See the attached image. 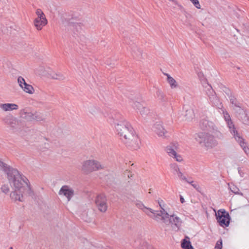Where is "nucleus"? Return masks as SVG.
Instances as JSON below:
<instances>
[{
  "label": "nucleus",
  "mask_w": 249,
  "mask_h": 249,
  "mask_svg": "<svg viewBox=\"0 0 249 249\" xmlns=\"http://www.w3.org/2000/svg\"><path fill=\"white\" fill-rule=\"evenodd\" d=\"M0 169L7 175V179L14 190L10 194L12 199L23 201L24 196L33 195V191L29 184L28 179L18 170L11 167L0 160Z\"/></svg>",
  "instance_id": "nucleus-1"
},
{
  "label": "nucleus",
  "mask_w": 249,
  "mask_h": 249,
  "mask_svg": "<svg viewBox=\"0 0 249 249\" xmlns=\"http://www.w3.org/2000/svg\"><path fill=\"white\" fill-rule=\"evenodd\" d=\"M95 203L98 210L101 212L105 213L107 211V199L104 195H98L95 200Z\"/></svg>",
  "instance_id": "nucleus-9"
},
{
  "label": "nucleus",
  "mask_w": 249,
  "mask_h": 249,
  "mask_svg": "<svg viewBox=\"0 0 249 249\" xmlns=\"http://www.w3.org/2000/svg\"><path fill=\"white\" fill-rule=\"evenodd\" d=\"M18 83L20 87L23 86L26 83L25 79L22 76H19L18 78Z\"/></svg>",
  "instance_id": "nucleus-35"
},
{
  "label": "nucleus",
  "mask_w": 249,
  "mask_h": 249,
  "mask_svg": "<svg viewBox=\"0 0 249 249\" xmlns=\"http://www.w3.org/2000/svg\"><path fill=\"white\" fill-rule=\"evenodd\" d=\"M105 164L95 160H89L83 162L81 170L85 174H88L92 172L105 169Z\"/></svg>",
  "instance_id": "nucleus-4"
},
{
  "label": "nucleus",
  "mask_w": 249,
  "mask_h": 249,
  "mask_svg": "<svg viewBox=\"0 0 249 249\" xmlns=\"http://www.w3.org/2000/svg\"><path fill=\"white\" fill-rule=\"evenodd\" d=\"M213 133L209 132H200L196 135L195 140L200 146L206 149H212L218 144L217 139L223 138L222 134L220 131Z\"/></svg>",
  "instance_id": "nucleus-3"
},
{
  "label": "nucleus",
  "mask_w": 249,
  "mask_h": 249,
  "mask_svg": "<svg viewBox=\"0 0 249 249\" xmlns=\"http://www.w3.org/2000/svg\"><path fill=\"white\" fill-rule=\"evenodd\" d=\"M202 128L203 129H209L212 128L213 130L215 129V126L212 122L208 120H203L201 122Z\"/></svg>",
  "instance_id": "nucleus-22"
},
{
  "label": "nucleus",
  "mask_w": 249,
  "mask_h": 249,
  "mask_svg": "<svg viewBox=\"0 0 249 249\" xmlns=\"http://www.w3.org/2000/svg\"><path fill=\"white\" fill-rule=\"evenodd\" d=\"M220 109L222 111L223 117L224 118L225 121L227 122V124L229 127L230 132H231V133H232L233 132H235V131H236L237 130L236 129V128L235 127V126L231 120L230 115L227 111V110L224 109L223 107L222 108V109Z\"/></svg>",
  "instance_id": "nucleus-14"
},
{
  "label": "nucleus",
  "mask_w": 249,
  "mask_h": 249,
  "mask_svg": "<svg viewBox=\"0 0 249 249\" xmlns=\"http://www.w3.org/2000/svg\"><path fill=\"white\" fill-rule=\"evenodd\" d=\"M170 223L175 230H178L181 226L182 221L180 218L175 214L169 215L168 222L165 224Z\"/></svg>",
  "instance_id": "nucleus-13"
},
{
  "label": "nucleus",
  "mask_w": 249,
  "mask_h": 249,
  "mask_svg": "<svg viewBox=\"0 0 249 249\" xmlns=\"http://www.w3.org/2000/svg\"><path fill=\"white\" fill-rule=\"evenodd\" d=\"M36 14L37 17L34 20V24L37 30H41L44 26L47 25L48 21L41 9H36Z\"/></svg>",
  "instance_id": "nucleus-6"
},
{
  "label": "nucleus",
  "mask_w": 249,
  "mask_h": 249,
  "mask_svg": "<svg viewBox=\"0 0 249 249\" xmlns=\"http://www.w3.org/2000/svg\"><path fill=\"white\" fill-rule=\"evenodd\" d=\"M115 127L120 139L126 146L137 150L140 147V140L130 124L124 119L120 120L115 123Z\"/></svg>",
  "instance_id": "nucleus-2"
},
{
  "label": "nucleus",
  "mask_w": 249,
  "mask_h": 249,
  "mask_svg": "<svg viewBox=\"0 0 249 249\" xmlns=\"http://www.w3.org/2000/svg\"><path fill=\"white\" fill-rule=\"evenodd\" d=\"M101 110L97 107L92 106L89 108V112L90 115L95 116L100 113Z\"/></svg>",
  "instance_id": "nucleus-25"
},
{
  "label": "nucleus",
  "mask_w": 249,
  "mask_h": 249,
  "mask_svg": "<svg viewBox=\"0 0 249 249\" xmlns=\"http://www.w3.org/2000/svg\"><path fill=\"white\" fill-rule=\"evenodd\" d=\"M231 192H232L233 193L235 194H239V189L236 187V186L233 185L231 187Z\"/></svg>",
  "instance_id": "nucleus-37"
},
{
  "label": "nucleus",
  "mask_w": 249,
  "mask_h": 249,
  "mask_svg": "<svg viewBox=\"0 0 249 249\" xmlns=\"http://www.w3.org/2000/svg\"><path fill=\"white\" fill-rule=\"evenodd\" d=\"M177 174H178V178L181 179H182V180H184L187 182H188L187 180V178H186V177L183 175L182 173L180 171V170L179 171V172H178L177 173Z\"/></svg>",
  "instance_id": "nucleus-38"
},
{
  "label": "nucleus",
  "mask_w": 249,
  "mask_h": 249,
  "mask_svg": "<svg viewBox=\"0 0 249 249\" xmlns=\"http://www.w3.org/2000/svg\"><path fill=\"white\" fill-rule=\"evenodd\" d=\"M171 169L177 173L180 170L178 165L176 163H171L170 164Z\"/></svg>",
  "instance_id": "nucleus-34"
},
{
  "label": "nucleus",
  "mask_w": 249,
  "mask_h": 249,
  "mask_svg": "<svg viewBox=\"0 0 249 249\" xmlns=\"http://www.w3.org/2000/svg\"><path fill=\"white\" fill-rule=\"evenodd\" d=\"M0 108L4 111H11L18 108V105L13 103L1 104Z\"/></svg>",
  "instance_id": "nucleus-17"
},
{
  "label": "nucleus",
  "mask_w": 249,
  "mask_h": 249,
  "mask_svg": "<svg viewBox=\"0 0 249 249\" xmlns=\"http://www.w3.org/2000/svg\"><path fill=\"white\" fill-rule=\"evenodd\" d=\"M158 203L161 210L160 211L154 210V213H151V217L157 221L162 220L163 223H166L168 222L169 214L164 209V204L163 201L162 200H158Z\"/></svg>",
  "instance_id": "nucleus-5"
},
{
  "label": "nucleus",
  "mask_w": 249,
  "mask_h": 249,
  "mask_svg": "<svg viewBox=\"0 0 249 249\" xmlns=\"http://www.w3.org/2000/svg\"><path fill=\"white\" fill-rule=\"evenodd\" d=\"M194 116V112L192 109L189 108L186 109L184 114L185 120L189 121L193 119Z\"/></svg>",
  "instance_id": "nucleus-27"
},
{
  "label": "nucleus",
  "mask_w": 249,
  "mask_h": 249,
  "mask_svg": "<svg viewBox=\"0 0 249 249\" xmlns=\"http://www.w3.org/2000/svg\"><path fill=\"white\" fill-rule=\"evenodd\" d=\"M19 115L22 118L29 121H33V112L28 108H24L20 110Z\"/></svg>",
  "instance_id": "nucleus-18"
},
{
  "label": "nucleus",
  "mask_w": 249,
  "mask_h": 249,
  "mask_svg": "<svg viewBox=\"0 0 249 249\" xmlns=\"http://www.w3.org/2000/svg\"><path fill=\"white\" fill-rule=\"evenodd\" d=\"M136 205L138 208L142 209L145 213H146L150 217H151V213H154V210H152V209L149 208H147L141 202L136 203Z\"/></svg>",
  "instance_id": "nucleus-20"
},
{
  "label": "nucleus",
  "mask_w": 249,
  "mask_h": 249,
  "mask_svg": "<svg viewBox=\"0 0 249 249\" xmlns=\"http://www.w3.org/2000/svg\"><path fill=\"white\" fill-rule=\"evenodd\" d=\"M131 106L134 109L138 110L139 112H140L144 106L142 103L137 101H133Z\"/></svg>",
  "instance_id": "nucleus-28"
},
{
  "label": "nucleus",
  "mask_w": 249,
  "mask_h": 249,
  "mask_svg": "<svg viewBox=\"0 0 249 249\" xmlns=\"http://www.w3.org/2000/svg\"><path fill=\"white\" fill-rule=\"evenodd\" d=\"M71 23H74V22L73 21L71 22Z\"/></svg>",
  "instance_id": "nucleus-44"
},
{
  "label": "nucleus",
  "mask_w": 249,
  "mask_h": 249,
  "mask_svg": "<svg viewBox=\"0 0 249 249\" xmlns=\"http://www.w3.org/2000/svg\"><path fill=\"white\" fill-rule=\"evenodd\" d=\"M235 113L236 116L244 124L249 126V116L245 109L239 108Z\"/></svg>",
  "instance_id": "nucleus-12"
},
{
  "label": "nucleus",
  "mask_w": 249,
  "mask_h": 249,
  "mask_svg": "<svg viewBox=\"0 0 249 249\" xmlns=\"http://www.w3.org/2000/svg\"><path fill=\"white\" fill-rule=\"evenodd\" d=\"M231 134L232 135L236 141L242 147L244 152L247 155H248L249 154V147L245 140L240 135L237 130L235 131V132H232Z\"/></svg>",
  "instance_id": "nucleus-10"
},
{
  "label": "nucleus",
  "mask_w": 249,
  "mask_h": 249,
  "mask_svg": "<svg viewBox=\"0 0 249 249\" xmlns=\"http://www.w3.org/2000/svg\"><path fill=\"white\" fill-rule=\"evenodd\" d=\"M9 249H13L12 247H11Z\"/></svg>",
  "instance_id": "nucleus-45"
},
{
  "label": "nucleus",
  "mask_w": 249,
  "mask_h": 249,
  "mask_svg": "<svg viewBox=\"0 0 249 249\" xmlns=\"http://www.w3.org/2000/svg\"><path fill=\"white\" fill-rule=\"evenodd\" d=\"M222 242L221 240L218 241L215 245V249H222Z\"/></svg>",
  "instance_id": "nucleus-39"
},
{
  "label": "nucleus",
  "mask_w": 249,
  "mask_h": 249,
  "mask_svg": "<svg viewBox=\"0 0 249 249\" xmlns=\"http://www.w3.org/2000/svg\"><path fill=\"white\" fill-rule=\"evenodd\" d=\"M167 76V81L172 89H175L178 87L176 81L168 73H164Z\"/></svg>",
  "instance_id": "nucleus-23"
},
{
  "label": "nucleus",
  "mask_w": 249,
  "mask_h": 249,
  "mask_svg": "<svg viewBox=\"0 0 249 249\" xmlns=\"http://www.w3.org/2000/svg\"><path fill=\"white\" fill-rule=\"evenodd\" d=\"M33 116L32 117L33 121L36 120L37 121H39L41 120H42L43 119V115L41 113L37 112H33Z\"/></svg>",
  "instance_id": "nucleus-30"
},
{
  "label": "nucleus",
  "mask_w": 249,
  "mask_h": 249,
  "mask_svg": "<svg viewBox=\"0 0 249 249\" xmlns=\"http://www.w3.org/2000/svg\"><path fill=\"white\" fill-rule=\"evenodd\" d=\"M59 194L66 196L68 201H70L74 195V191L70 186L64 185L59 190Z\"/></svg>",
  "instance_id": "nucleus-15"
},
{
  "label": "nucleus",
  "mask_w": 249,
  "mask_h": 249,
  "mask_svg": "<svg viewBox=\"0 0 249 249\" xmlns=\"http://www.w3.org/2000/svg\"><path fill=\"white\" fill-rule=\"evenodd\" d=\"M230 102L234 107V109L235 111V113L236 112V110H238L239 108H242L240 104L238 103L237 100L234 97H231L230 98Z\"/></svg>",
  "instance_id": "nucleus-29"
},
{
  "label": "nucleus",
  "mask_w": 249,
  "mask_h": 249,
  "mask_svg": "<svg viewBox=\"0 0 249 249\" xmlns=\"http://www.w3.org/2000/svg\"><path fill=\"white\" fill-rule=\"evenodd\" d=\"M2 121L4 124L12 128H16L19 124L18 119L11 114L3 117L2 118Z\"/></svg>",
  "instance_id": "nucleus-11"
},
{
  "label": "nucleus",
  "mask_w": 249,
  "mask_h": 249,
  "mask_svg": "<svg viewBox=\"0 0 249 249\" xmlns=\"http://www.w3.org/2000/svg\"><path fill=\"white\" fill-rule=\"evenodd\" d=\"M209 100L213 106L216 107L219 109H222L223 107L222 103L220 102L216 94L212 95V97H211V98H209Z\"/></svg>",
  "instance_id": "nucleus-19"
},
{
  "label": "nucleus",
  "mask_w": 249,
  "mask_h": 249,
  "mask_svg": "<svg viewBox=\"0 0 249 249\" xmlns=\"http://www.w3.org/2000/svg\"><path fill=\"white\" fill-rule=\"evenodd\" d=\"M156 96L158 99L161 102L165 101V96L162 91L158 90L156 92Z\"/></svg>",
  "instance_id": "nucleus-32"
},
{
  "label": "nucleus",
  "mask_w": 249,
  "mask_h": 249,
  "mask_svg": "<svg viewBox=\"0 0 249 249\" xmlns=\"http://www.w3.org/2000/svg\"><path fill=\"white\" fill-rule=\"evenodd\" d=\"M20 88L25 92L30 94H33L35 91L33 87L27 83L23 86H22Z\"/></svg>",
  "instance_id": "nucleus-24"
},
{
  "label": "nucleus",
  "mask_w": 249,
  "mask_h": 249,
  "mask_svg": "<svg viewBox=\"0 0 249 249\" xmlns=\"http://www.w3.org/2000/svg\"><path fill=\"white\" fill-rule=\"evenodd\" d=\"M198 75L200 78H201L203 77V74L202 72H200L198 74Z\"/></svg>",
  "instance_id": "nucleus-43"
},
{
  "label": "nucleus",
  "mask_w": 249,
  "mask_h": 249,
  "mask_svg": "<svg viewBox=\"0 0 249 249\" xmlns=\"http://www.w3.org/2000/svg\"><path fill=\"white\" fill-rule=\"evenodd\" d=\"M154 131L156 134L160 137H166L167 132L163 128L162 125L160 123H156L154 126Z\"/></svg>",
  "instance_id": "nucleus-16"
},
{
  "label": "nucleus",
  "mask_w": 249,
  "mask_h": 249,
  "mask_svg": "<svg viewBox=\"0 0 249 249\" xmlns=\"http://www.w3.org/2000/svg\"><path fill=\"white\" fill-rule=\"evenodd\" d=\"M51 78L58 80H63L65 79V76L60 72H52L50 74Z\"/></svg>",
  "instance_id": "nucleus-26"
},
{
  "label": "nucleus",
  "mask_w": 249,
  "mask_h": 249,
  "mask_svg": "<svg viewBox=\"0 0 249 249\" xmlns=\"http://www.w3.org/2000/svg\"><path fill=\"white\" fill-rule=\"evenodd\" d=\"M216 219L219 225L222 227L228 226L230 223L229 214L225 210H218L215 213Z\"/></svg>",
  "instance_id": "nucleus-8"
},
{
  "label": "nucleus",
  "mask_w": 249,
  "mask_h": 249,
  "mask_svg": "<svg viewBox=\"0 0 249 249\" xmlns=\"http://www.w3.org/2000/svg\"><path fill=\"white\" fill-rule=\"evenodd\" d=\"M206 88V92L209 97V99L211 98V97H212V95H213L216 94L214 90H213V89H212V87L209 84H208Z\"/></svg>",
  "instance_id": "nucleus-31"
},
{
  "label": "nucleus",
  "mask_w": 249,
  "mask_h": 249,
  "mask_svg": "<svg viewBox=\"0 0 249 249\" xmlns=\"http://www.w3.org/2000/svg\"><path fill=\"white\" fill-rule=\"evenodd\" d=\"M1 189L2 191L5 194L7 193L9 190V188L8 185H4L2 186Z\"/></svg>",
  "instance_id": "nucleus-41"
},
{
  "label": "nucleus",
  "mask_w": 249,
  "mask_h": 249,
  "mask_svg": "<svg viewBox=\"0 0 249 249\" xmlns=\"http://www.w3.org/2000/svg\"><path fill=\"white\" fill-rule=\"evenodd\" d=\"M149 249H151V247H149Z\"/></svg>",
  "instance_id": "nucleus-46"
},
{
  "label": "nucleus",
  "mask_w": 249,
  "mask_h": 249,
  "mask_svg": "<svg viewBox=\"0 0 249 249\" xmlns=\"http://www.w3.org/2000/svg\"><path fill=\"white\" fill-rule=\"evenodd\" d=\"M189 183H190L191 184V185L194 188H195L198 192H201V188L200 187V186L199 185V184L198 183H194V181H191V182H188Z\"/></svg>",
  "instance_id": "nucleus-36"
},
{
  "label": "nucleus",
  "mask_w": 249,
  "mask_h": 249,
  "mask_svg": "<svg viewBox=\"0 0 249 249\" xmlns=\"http://www.w3.org/2000/svg\"><path fill=\"white\" fill-rule=\"evenodd\" d=\"M180 200L181 203H183L185 202L183 197L181 196H180Z\"/></svg>",
  "instance_id": "nucleus-42"
},
{
  "label": "nucleus",
  "mask_w": 249,
  "mask_h": 249,
  "mask_svg": "<svg viewBox=\"0 0 249 249\" xmlns=\"http://www.w3.org/2000/svg\"><path fill=\"white\" fill-rule=\"evenodd\" d=\"M132 54L137 58H141L142 55V50L137 46H134L132 48Z\"/></svg>",
  "instance_id": "nucleus-21"
},
{
  "label": "nucleus",
  "mask_w": 249,
  "mask_h": 249,
  "mask_svg": "<svg viewBox=\"0 0 249 249\" xmlns=\"http://www.w3.org/2000/svg\"><path fill=\"white\" fill-rule=\"evenodd\" d=\"M193 4L198 9L200 8V5L199 4V1L198 0H190Z\"/></svg>",
  "instance_id": "nucleus-40"
},
{
  "label": "nucleus",
  "mask_w": 249,
  "mask_h": 249,
  "mask_svg": "<svg viewBox=\"0 0 249 249\" xmlns=\"http://www.w3.org/2000/svg\"><path fill=\"white\" fill-rule=\"evenodd\" d=\"M179 149L178 145L177 143H171L166 147V152L169 156L173 158L178 162L182 160L181 156L177 153Z\"/></svg>",
  "instance_id": "nucleus-7"
},
{
  "label": "nucleus",
  "mask_w": 249,
  "mask_h": 249,
  "mask_svg": "<svg viewBox=\"0 0 249 249\" xmlns=\"http://www.w3.org/2000/svg\"><path fill=\"white\" fill-rule=\"evenodd\" d=\"M139 113L142 117L146 116L149 113H150V109L145 107V106L143 107V108L140 110Z\"/></svg>",
  "instance_id": "nucleus-33"
}]
</instances>
